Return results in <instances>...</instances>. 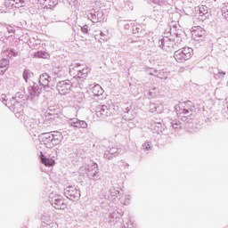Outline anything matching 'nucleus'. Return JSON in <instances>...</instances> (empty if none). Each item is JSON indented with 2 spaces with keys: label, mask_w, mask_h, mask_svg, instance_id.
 Listing matches in <instances>:
<instances>
[{
  "label": "nucleus",
  "mask_w": 228,
  "mask_h": 228,
  "mask_svg": "<svg viewBox=\"0 0 228 228\" xmlns=\"http://www.w3.org/2000/svg\"><path fill=\"white\" fill-rule=\"evenodd\" d=\"M90 69L83 64H73L69 67V75L77 81L86 79Z\"/></svg>",
  "instance_id": "f257e3e1"
},
{
  "label": "nucleus",
  "mask_w": 228,
  "mask_h": 228,
  "mask_svg": "<svg viewBox=\"0 0 228 228\" xmlns=\"http://www.w3.org/2000/svg\"><path fill=\"white\" fill-rule=\"evenodd\" d=\"M193 56V49L183 47L175 52L174 58L178 63H184Z\"/></svg>",
  "instance_id": "f03ea898"
},
{
  "label": "nucleus",
  "mask_w": 228,
  "mask_h": 228,
  "mask_svg": "<svg viewBox=\"0 0 228 228\" xmlns=\"http://www.w3.org/2000/svg\"><path fill=\"white\" fill-rule=\"evenodd\" d=\"M159 46L164 51H170L174 47V40L168 37H162L159 40Z\"/></svg>",
  "instance_id": "7ed1b4c3"
},
{
  "label": "nucleus",
  "mask_w": 228,
  "mask_h": 228,
  "mask_svg": "<svg viewBox=\"0 0 228 228\" xmlns=\"http://www.w3.org/2000/svg\"><path fill=\"white\" fill-rule=\"evenodd\" d=\"M87 19L93 22H102V12H96L95 10H91L87 14Z\"/></svg>",
  "instance_id": "20e7f679"
},
{
  "label": "nucleus",
  "mask_w": 228,
  "mask_h": 228,
  "mask_svg": "<svg viewBox=\"0 0 228 228\" xmlns=\"http://www.w3.org/2000/svg\"><path fill=\"white\" fill-rule=\"evenodd\" d=\"M26 0H6L5 4L8 8H20L24 6Z\"/></svg>",
  "instance_id": "39448f33"
},
{
  "label": "nucleus",
  "mask_w": 228,
  "mask_h": 228,
  "mask_svg": "<svg viewBox=\"0 0 228 228\" xmlns=\"http://www.w3.org/2000/svg\"><path fill=\"white\" fill-rule=\"evenodd\" d=\"M209 18V12L208 10V6L200 5L199 6V19L200 20H206V19Z\"/></svg>",
  "instance_id": "423d86ee"
},
{
  "label": "nucleus",
  "mask_w": 228,
  "mask_h": 228,
  "mask_svg": "<svg viewBox=\"0 0 228 228\" xmlns=\"http://www.w3.org/2000/svg\"><path fill=\"white\" fill-rule=\"evenodd\" d=\"M206 30L202 28L200 26H196L191 28V35L193 38H200V37H204Z\"/></svg>",
  "instance_id": "0eeeda50"
},
{
  "label": "nucleus",
  "mask_w": 228,
  "mask_h": 228,
  "mask_svg": "<svg viewBox=\"0 0 228 228\" xmlns=\"http://www.w3.org/2000/svg\"><path fill=\"white\" fill-rule=\"evenodd\" d=\"M66 195L70 200H76L79 195V192L77 191V189L74 187H69V189L66 191Z\"/></svg>",
  "instance_id": "6e6552de"
},
{
  "label": "nucleus",
  "mask_w": 228,
  "mask_h": 228,
  "mask_svg": "<svg viewBox=\"0 0 228 228\" xmlns=\"http://www.w3.org/2000/svg\"><path fill=\"white\" fill-rule=\"evenodd\" d=\"M8 67H10V60L2 59L0 60V75L3 76L4 72L8 70Z\"/></svg>",
  "instance_id": "1a4fd4ad"
},
{
  "label": "nucleus",
  "mask_w": 228,
  "mask_h": 228,
  "mask_svg": "<svg viewBox=\"0 0 228 228\" xmlns=\"http://www.w3.org/2000/svg\"><path fill=\"white\" fill-rule=\"evenodd\" d=\"M51 77L47 73H44L39 77V84L41 86H49Z\"/></svg>",
  "instance_id": "9d476101"
},
{
  "label": "nucleus",
  "mask_w": 228,
  "mask_h": 228,
  "mask_svg": "<svg viewBox=\"0 0 228 228\" xmlns=\"http://www.w3.org/2000/svg\"><path fill=\"white\" fill-rule=\"evenodd\" d=\"M35 74L32 73L29 69H24L23 71V79L26 81V83H28V85L31 86V80L33 79Z\"/></svg>",
  "instance_id": "9b49d317"
},
{
  "label": "nucleus",
  "mask_w": 228,
  "mask_h": 228,
  "mask_svg": "<svg viewBox=\"0 0 228 228\" xmlns=\"http://www.w3.org/2000/svg\"><path fill=\"white\" fill-rule=\"evenodd\" d=\"M41 163H43L45 167H54V165H56L54 159H47L44 155H41Z\"/></svg>",
  "instance_id": "f8f14e48"
},
{
  "label": "nucleus",
  "mask_w": 228,
  "mask_h": 228,
  "mask_svg": "<svg viewBox=\"0 0 228 228\" xmlns=\"http://www.w3.org/2000/svg\"><path fill=\"white\" fill-rule=\"evenodd\" d=\"M170 76V71L167 69H160L157 71L156 77H159V79H167Z\"/></svg>",
  "instance_id": "ddd939ff"
},
{
  "label": "nucleus",
  "mask_w": 228,
  "mask_h": 228,
  "mask_svg": "<svg viewBox=\"0 0 228 228\" xmlns=\"http://www.w3.org/2000/svg\"><path fill=\"white\" fill-rule=\"evenodd\" d=\"M49 53L47 52H37L34 53V58H43L45 60H47L49 58Z\"/></svg>",
  "instance_id": "4468645a"
},
{
  "label": "nucleus",
  "mask_w": 228,
  "mask_h": 228,
  "mask_svg": "<svg viewBox=\"0 0 228 228\" xmlns=\"http://www.w3.org/2000/svg\"><path fill=\"white\" fill-rule=\"evenodd\" d=\"M4 55L7 56L8 58H12L13 56H17L18 53L15 52L14 49L9 48V49L4 51Z\"/></svg>",
  "instance_id": "2eb2a0df"
},
{
  "label": "nucleus",
  "mask_w": 228,
  "mask_h": 228,
  "mask_svg": "<svg viewBox=\"0 0 228 228\" xmlns=\"http://www.w3.org/2000/svg\"><path fill=\"white\" fill-rule=\"evenodd\" d=\"M223 17L228 21V3H224L222 7Z\"/></svg>",
  "instance_id": "dca6fc26"
},
{
  "label": "nucleus",
  "mask_w": 228,
  "mask_h": 228,
  "mask_svg": "<svg viewBox=\"0 0 228 228\" xmlns=\"http://www.w3.org/2000/svg\"><path fill=\"white\" fill-rule=\"evenodd\" d=\"M44 4L45 6H51V7H54L56 6V4H58V0H44Z\"/></svg>",
  "instance_id": "f3484780"
},
{
  "label": "nucleus",
  "mask_w": 228,
  "mask_h": 228,
  "mask_svg": "<svg viewBox=\"0 0 228 228\" xmlns=\"http://www.w3.org/2000/svg\"><path fill=\"white\" fill-rule=\"evenodd\" d=\"M153 3L155 4H159V6H169L168 0H154Z\"/></svg>",
  "instance_id": "a211bd4d"
},
{
  "label": "nucleus",
  "mask_w": 228,
  "mask_h": 228,
  "mask_svg": "<svg viewBox=\"0 0 228 228\" xmlns=\"http://www.w3.org/2000/svg\"><path fill=\"white\" fill-rule=\"evenodd\" d=\"M41 140L43 142V143L45 145H47L48 143H50L51 142H53V138H51V136L47 135V134H44L42 137H41Z\"/></svg>",
  "instance_id": "6ab92c4d"
},
{
  "label": "nucleus",
  "mask_w": 228,
  "mask_h": 228,
  "mask_svg": "<svg viewBox=\"0 0 228 228\" xmlns=\"http://www.w3.org/2000/svg\"><path fill=\"white\" fill-rule=\"evenodd\" d=\"M94 92L95 95H102V94L104 93V90H102V87L101 86H94Z\"/></svg>",
  "instance_id": "aec40b11"
},
{
  "label": "nucleus",
  "mask_w": 228,
  "mask_h": 228,
  "mask_svg": "<svg viewBox=\"0 0 228 228\" xmlns=\"http://www.w3.org/2000/svg\"><path fill=\"white\" fill-rule=\"evenodd\" d=\"M147 74H149L150 76H157L158 70H156L152 68H150L147 69Z\"/></svg>",
  "instance_id": "412c9836"
},
{
  "label": "nucleus",
  "mask_w": 228,
  "mask_h": 228,
  "mask_svg": "<svg viewBox=\"0 0 228 228\" xmlns=\"http://www.w3.org/2000/svg\"><path fill=\"white\" fill-rule=\"evenodd\" d=\"M225 76L224 71H218L217 73L215 74L216 79H221V77H224Z\"/></svg>",
  "instance_id": "4be33fe9"
},
{
  "label": "nucleus",
  "mask_w": 228,
  "mask_h": 228,
  "mask_svg": "<svg viewBox=\"0 0 228 228\" xmlns=\"http://www.w3.org/2000/svg\"><path fill=\"white\" fill-rule=\"evenodd\" d=\"M71 83L72 82H70V80H64V81H61L60 85L61 86H70V85H72Z\"/></svg>",
  "instance_id": "5701e85b"
},
{
  "label": "nucleus",
  "mask_w": 228,
  "mask_h": 228,
  "mask_svg": "<svg viewBox=\"0 0 228 228\" xmlns=\"http://www.w3.org/2000/svg\"><path fill=\"white\" fill-rule=\"evenodd\" d=\"M81 31H82V33L88 34V25H84V26L81 28Z\"/></svg>",
  "instance_id": "b1692460"
},
{
  "label": "nucleus",
  "mask_w": 228,
  "mask_h": 228,
  "mask_svg": "<svg viewBox=\"0 0 228 228\" xmlns=\"http://www.w3.org/2000/svg\"><path fill=\"white\" fill-rule=\"evenodd\" d=\"M100 36H101V37H106V35L104 34V32H100Z\"/></svg>",
  "instance_id": "393cba45"
},
{
  "label": "nucleus",
  "mask_w": 228,
  "mask_h": 228,
  "mask_svg": "<svg viewBox=\"0 0 228 228\" xmlns=\"http://www.w3.org/2000/svg\"><path fill=\"white\" fill-rule=\"evenodd\" d=\"M151 149V145L147 144L146 150Z\"/></svg>",
  "instance_id": "a878e982"
},
{
  "label": "nucleus",
  "mask_w": 228,
  "mask_h": 228,
  "mask_svg": "<svg viewBox=\"0 0 228 228\" xmlns=\"http://www.w3.org/2000/svg\"><path fill=\"white\" fill-rule=\"evenodd\" d=\"M66 92L61 93V95H65Z\"/></svg>",
  "instance_id": "bb28decb"
},
{
  "label": "nucleus",
  "mask_w": 228,
  "mask_h": 228,
  "mask_svg": "<svg viewBox=\"0 0 228 228\" xmlns=\"http://www.w3.org/2000/svg\"><path fill=\"white\" fill-rule=\"evenodd\" d=\"M94 86H101V85H99V84H95V85H94Z\"/></svg>",
  "instance_id": "cd10ccee"
},
{
  "label": "nucleus",
  "mask_w": 228,
  "mask_h": 228,
  "mask_svg": "<svg viewBox=\"0 0 228 228\" xmlns=\"http://www.w3.org/2000/svg\"><path fill=\"white\" fill-rule=\"evenodd\" d=\"M83 126H86V123L83 122Z\"/></svg>",
  "instance_id": "c85d7f7f"
}]
</instances>
